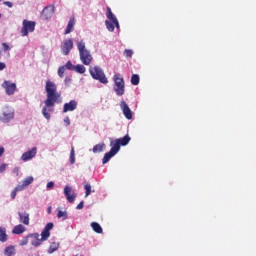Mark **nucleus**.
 Instances as JSON below:
<instances>
[{
    "instance_id": "obj_33",
    "label": "nucleus",
    "mask_w": 256,
    "mask_h": 256,
    "mask_svg": "<svg viewBox=\"0 0 256 256\" xmlns=\"http://www.w3.org/2000/svg\"><path fill=\"white\" fill-rule=\"evenodd\" d=\"M84 189H85V191H86L85 197H87L88 195H91V184H86V185L84 186Z\"/></svg>"
},
{
    "instance_id": "obj_8",
    "label": "nucleus",
    "mask_w": 256,
    "mask_h": 256,
    "mask_svg": "<svg viewBox=\"0 0 256 256\" xmlns=\"http://www.w3.org/2000/svg\"><path fill=\"white\" fill-rule=\"evenodd\" d=\"M2 87L5 89L6 95H14L15 91H17V84L11 81H4Z\"/></svg>"
},
{
    "instance_id": "obj_37",
    "label": "nucleus",
    "mask_w": 256,
    "mask_h": 256,
    "mask_svg": "<svg viewBox=\"0 0 256 256\" xmlns=\"http://www.w3.org/2000/svg\"><path fill=\"white\" fill-rule=\"evenodd\" d=\"M53 227H54V224H53V222H49V223H47L46 224V226L44 227V229L46 230V231H51V229H53Z\"/></svg>"
},
{
    "instance_id": "obj_28",
    "label": "nucleus",
    "mask_w": 256,
    "mask_h": 256,
    "mask_svg": "<svg viewBox=\"0 0 256 256\" xmlns=\"http://www.w3.org/2000/svg\"><path fill=\"white\" fill-rule=\"evenodd\" d=\"M57 249H59V244L53 242V243L50 245L49 249H48V253H50V254H51V253H55V251H57Z\"/></svg>"
},
{
    "instance_id": "obj_32",
    "label": "nucleus",
    "mask_w": 256,
    "mask_h": 256,
    "mask_svg": "<svg viewBox=\"0 0 256 256\" xmlns=\"http://www.w3.org/2000/svg\"><path fill=\"white\" fill-rule=\"evenodd\" d=\"M58 75H59V77H61V78L65 77V66H61V67L58 69Z\"/></svg>"
},
{
    "instance_id": "obj_6",
    "label": "nucleus",
    "mask_w": 256,
    "mask_h": 256,
    "mask_svg": "<svg viewBox=\"0 0 256 256\" xmlns=\"http://www.w3.org/2000/svg\"><path fill=\"white\" fill-rule=\"evenodd\" d=\"M15 117V110L9 106H5L2 110V115L0 116V121L2 123H9Z\"/></svg>"
},
{
    "instance_id": "obj_5",
    "label": "nucleus",
    "mask_w": 256,
    "mask_h": 256,
    "mask_svg": "<svg viewBox=\"0 0 256 256\" xmlns=\"http://www.w3.org/2000/svg\"><path fill=\"white\" fill-rule=\"evenodd\" d=\"M90 75L96 80L99 81L100 83H103L104 85H107L109 81L107 80V77L105 76V73L99 66H91L89 68Z\"/></svg>"
},
{
    "instance_id": "obj_42",
    "label": "nucleus",
    "mask_w": 256,
    "mask_h": 256,
    "mask_svg": "<svg viewBox=\"0 0 256 256\" xmlns=\"http://www.w3.org/2000/svg\"><path fill=\"white\" fill-rule=\"evenodd\" d=\"M2 47H3L4 51H9V49H10L9 44H7L5 42L2 43Z\"/></svg>"
},
{
    "instance_id": "obj_30",
    "label": "nucleus",
    "mask_w": 256,
    "mask_h": 256,
    "mask_svg": "<svg viewBox=\"0 0 256 256\" xmlns=\"http://www.w3.org/2000/svg\"><path fill=\"white\" fill-rule=\"evenodd\" d=\"M131 83H132L133 85H139V75L133 74V75L131 76Z\"/></svg>"
},
{
    "instance_id": "obj_43",
    "label": "nucleus",
    "mask_w": 256,
    "mask_h": 256,
    "mask_svg": "<svg viewBox=\"0 0 256 256\" xmlns=\"http://www.w3.org/2000/svg\"><path fill=\"white\" fill-rule=\"evenodd\" d=\"M3 4L6 5V7H9V8L13 7V3L10 2V1H5V2H3Z\"/></svg>"
},
{
    "instance_id": "obj_9",
    "label": "nucleus",
    "mask_w": 256,
    "mask_h": 256,
    "mask_svg": "<svg viewBox=\"0 0 256 256\" xmlns=\"http://www.w3.org/2000/svg\"><path fill=\"white\" fill-rule=\"evenodd\" d=\"M73 49V40L72 39H65L61 44V51L63 55L67 56L71 53Z\"/></svg>"
},
{
    "instance_id": "obj_44",
    "label": "nucleus",
    "mask_w": 256,
    "mask_h": 256,
    "mask_svg": "<svg viewBox=\"0 0 256 256\" xmlns=\"http://www.w3.org/2000/svg\"><path fill=\"white\" fill-rule=\"evenodd\" d=\"M64 123H66L67 127L71 125V120L69 119V117L64 118Z\"/></svg>"
},
{
    "instance_id": "obj_20",
    "label": "nucleus",
    "mask_w": 256,
    "mask_h": 256,
    "mask_svg": "<svg viewBox=\"0 0 256 256\" xmlns=\"http://www.w3.org/2000/svg\"><path fill=\"white\" fill-rule=\"evenodd\" d=\"M17 254V250L15 249V246L10 245L4 249V255L5 256H15Z\"/></svg>"
},
{
    "instance_id": "obj_38",
    "label": "nucleus",
    "mask_w": 256,
    "mask_h": 256,
    "mask_svg": "<svg viewBox=\"0 0 256 256\" xmlns=\"http://www.w3.org/2000/svg\"><path fill=\"white\" fill-rule=\"evenodd\" d=\"M7 171V165L5 163L0 165V173H5Z\"/></svg>"
},
{
    "instance_id": "obj_19",
    "label": "nucleus",
    "mask_w": 256,
    "mask_h": 256,
    "mask_svg": "<svg viewBox=\"0 0 256 256\" xmlns=\"http://www.w3.org/2000/svg\"><path fill=\"white\" fill-rule=\"evenodd\" d=\"M25 226H23V224H18L16 225L13 230H12V233L13 235H21L23 233H25Z\"/></svg>"
},
{
    "instance_id": "obj_15",
    "label": "nucleus",
    "mask_w": 256,
    "mask_h": 256,
    "mask_svg": "<svg viewBox=\"0 0 256 256\" xmlns=\"http://www.w3.org/2000/svg\"><path fill=\"white\" fill-rule=\"evenodd\" d=\"M28 237L32 239L31 245H33V247H39V245H41V243L44 241L39 233L29 234Z\"/></svg>"
},
{
    "instance_id": "obj_50",
    "label": "nucleus",
    "mask_w": 256,
    "mask_h": 256,
    "mask_svg": "<svg viewBox=\"0 0 256 256\" xmlns=\"http://www.w3.org/2000/svg\"><path fill=\"white\" fill-rule=\"evenodd\" d=\"M1 1H3V0H0V3H1Z\"/></svg>"
},
{
    "instance_id": "obj_48",
    "label": "nucleus",
    "mask_w": 256,
    "mask_h": 256,
    "mask_svg": "<svg viewBox=\"0 0 256 256\" xmlns=\"http://www.w3.org/2000/svg\"><path fill=\"white\" fill-rule=\"evenodd\" d=\"M13 173H15L16 175H19V168H14Z\"/></svg>"
},
{
    "instance_id": "obj_18",
    "label": "nucleus",
    "mask_w": 256,
    "mask_h": 256,
    "mask_svg": "<svg viewBox=\"0 0 256 256\" xmlns=\"http://www.w3.org/2000/svg\"><path fill=\"white\" fill-rule=\"evenodd\" d=\"M18 217L20 220V223H23V225H29V213L27 212H18Z\"/></svg>"
},
{
    "instance_id": "obj_10",
    "label": "nucleus",
    "mask_w": 256,
    "mask_h": 256,
    "mask_svg": "<svg viewBox=\"0 0 256 256\" xmlns=\"http://www.w3.org/2000/svg\"><path fill=\"white\" fill-rule=\"evenodd\" d=\"M54 13H55V6L48 5L44 7V9L42 10L41 17L42 19H45L47 21L51 19V17H53Z\"/></svg>"
},
{
    "instance_id": "obj_47",
    "label": "nucleus",
    "mask_w": 256,
    "mask_h": 256,
    "mask_svg": "<svg viewBox=\"0 0 256 256\" xmlns=\"http://www.w3.org/2000/svg\"><path fill=\"white\" fill-rule=\"evenodd\" d=\"M3 153H5V148L0 147V157L3 155Z\"/></svg>"
},
{
    "instance_id": "obj_25",
    "label": "nucleus",
    "mask_w": 256,
    "mask_h": 256,
    "mask_svg": "<svg viewBox=\"0 0 256 256\" xmlns=\"http://www.w3.org/2000/svg\"><path fill=\"white\" fill-rule=\"evenodd\" d=\"M105 25H106V29H108V31H110V32L115 31V23H113L109 20H105Z\"/></svg>"
},
{
    "instance_id": "obj_27",
    "label": "nucleus",
    "mask_w": 256,
    "mask_h": 256,
    "mask_svg": "<svg viewBox=\"0 0 256 256\" xmlns=\"http://www.w3.org/2000/svg\"><path fill=\"white\" fill-rule=\"evenodd\" d=\"M31 183H33V176H28L26 179L23 180L22 185H24V187H29Z\"/></svg>"
},
{
    "instance_id": "obj_21",
    "label": "nucleus",
    "mask_w": 256,
    "mask_h": 256,
    "mask_svg": "<svg viewBox=\"0 0 256 256\" xmlns=\"http://www.w3.org/2000/svg\"><path fill=\"white\" fill-rule=\"evenodd\" d=\"M0 241L1 243L7 241V229L5 227H0Z\"/></svg>"
},
{
    "instance_id": "obj_24",
    "label": "nucleus",
    "mask_w": 256,
    "mask_h": 256,
    "mask_svg": "<svg viewBox=\"0 0 256 256\" xmlns=\"http://www.w3.org/2000/svg\"><path fill=\"white\" fill-rule=\"evenodd\" d=\"M49 237H51V232L49 230H45L44 228L43 231L41 232V239L44 241H47Z\"/></svg>"
},
{
    "instance_id": "obj_16",
    "label": "nucleus",
    "mask_w": 256,
    "mask_h": 256,
    "mask_svg": "<svg viewBox=\"0 0 256 256\" xmlns=\"http://www.w3.org/2000/svg\"><path fill=\"white\" fill-rule=\"evenodd\" d=\"M75 109H77V102L75 100H71L64 104L63 113H69V111H75Z\"/></svg>"
},
{
    "instance_id": "obj_2",
    "label": "nucleus",
    "mask_w": 256,
    "mask_h": 256,
    "mask_svg": "<svg viewBox=\"0 0 256 256\" xmlns=\"http://www.w3.org/2000/svg\"><path fill=\"white\" fill-rule=\"evenodd\" d=\"M129 141H131V137H129V135H125L123 138H119L116 139L115 141H112L110 143V151L107 152L102 159L103 165L109 163L110 159L112 157H115L116 153H119V151L121 150V146L125 147L126 145H129Z\"/></svg>"
},
{
    "instance_id": "obj_41",
    "label": "nucleus",
    "mask_w": 256,
    "mask_h": 256,
    "mask_svg": "<svg viewBox=\"0 0 256 256\" xmlns=\"http://www.w3.org/2000/svg\"><path fill=\"white\" fill-rule=\"evenodd\" d=\"M53 187H55V183L53 181L47 183V189H53Z\"/></svg>"
},
{
    "instance_id": "obj_7",
    "label": "nucleus",
    "mask_w": 256,
    "mask_h": 256,
    "mask_svg": "<svg viewBox=\"0 0 256 256\" xmlns=\"http://www.w3.org/2000/svg\"><path fill=\"white\" fill-rule=\"evenodd\" d=\"M35 31V22L24 20L23 26L21 28L22 37H27L29 33H33Z\"/></svg>"
},
{
    "instance_id": "obj_49",
    "label": "nucleus",
    "mask_w": 256,
    "mask_h": 256,
    "mask_svg": "<svg viewBox=\"0 0 256 256\" xmlns=\"http://www.w3.org/2000/svg\"><path fill=\"white\" fill-rule=\"evenodd\" d=\"M51 210H52V208H51V206H49L48 208H47V213L50 215V213H51Z\"/></svg>"
},
{
    "instance_id": "obj_23",
    "label": "nucleus",
    "mask_w": 256,
    "mask_h": 256,
    "mask_svg": "<svg viewBox=\"0 0 256 256\" xmlns=\"http://www.w3.org/2000/svg\"><path fill=\"white\" fill-rule=\"evenodd\" d=\"M105 149V143L97 144L93 147L92 151L93 153H102V151Z\"/></svg>"
},
{
    "instance_id": "obj_14",
    "label": "nucleus",
    "mask_w": 256,
    "mask_h": 256,
    "mask_svg": "<svg viewBox=\"0 0 256 256\" xmlns=\"http://www.w3.org/2000/svg\"><path fill=\"white\" fill-rule=\"evenodd\" d=\"M35 155H37V147H34L31 150H28L25 153H23L21 159L22 161H31V159H33Z\"/></svg>"
},
{
    "instance_id": "obj_11",
    "label": "nucleus",
    "mask_w": 256,
    "mask_h": 256,
    "mask_svg": "<svg viewBox=\"0 0 256 256\" xmlns=\"http://www.w3.org/2000/svg\"><path fill=\"white\" fill-rule=\"evenodd\" d=\"M120 107L126 119H129V120L133 119V112L131 111V108H129V105H127V102H125V100H122L120 102Z\"/></svg>"
},
{
    "instance_id": "obj_22",
    "label": "nucleus",
    "mask_w": 256,
    "mask_h": 256,
    "mask_svg": "<svg viewBox=\"0 0 256 256\" xmlns=\"http://www.w3.org/2000/svg\"><path fill=\"white\" fill-rule=\"evenodd\" d=\"M91 227H92L93 231H95V233H103V228L101 227V225L99 223L92 222Z\"/></svg>"
},
{
    "instance_id": "obj_12",
    "label": "nucleus",
    "mask_w": 256,
    "mask_h": 256,
    "mask_svg": "<svg viewBox=\"0 0 256 256\" xmlns=\"http://www.w3.org/2000/svg\"><path fill=\"white\" fill-rule=\"evenodd\" d=\"M64 195L69 203H74L77 197V194L72 191L71 186H66L64 188Z\"/></svg>"
},
{
    "instance_id": "obj_3",
    "label": "nucleus",
    "mask_w": 256,
    "mask_h": 256,
    "mask_svg": "<svg viewBox=\"0 0 256 256\" xmlns=\"http://www.w3.org/2000/svg\"><path fill=\"white\" fill-rule=\"evenodd\" d=\"M76 45L79 51L80 60L82 61L83 65H91V61H93V56L91 55V52L85 47V42L81 40L78 41Z\"/></svg>"
},
{
    "instance_id": "obj_17",
    "label": "nucleus",
    "mask_w": 256,
    "mask_h": 256,
    "mask_svg": "<svg viewBox=\"0 0 256 256\" xmlns=\"http://www.w3.org/2000/svg\"><path fill=\"white\" fill-rule=\"evenodd\" d=\"M75 29V17H71L68 21V25L66 27V30L64 32V35H69V33H72V31Z\"/></svg>"
},
{
    "instance_id": "obj_31",
    "label": "nucleus",
    "mask_w": 256,
    "mask_h": 256,
    "mask_svg": "<svg viewBox=\"0 0 256 256\" xmlns=\"http://www.w3.org/2000/svg\"><path fill=\"white\" fill-rule=\"evenodd\" d=\"M29 235L28 236H26V237H24L22 240H20L19 241V245L21 246V247H24V245H27L28 243H29Z\"/></svg>"
},
{
    "instance_id": "obj_26",
    "label": "nucleus",
    "mask_w": 256,
    "mask_h": 256,
    "mask_svg": "<svg viewBox=\"0 0 256 256\" xmlns=\"http://www.w3.org/2000/svg\"><path fill=\"white\" fill-rule=\"evenodd\" d=\"M74 71H76V73L83 74V73H85L86 69H85V66L78 64V65L74 66Z\"/></svg>"
},
{
    "instance_id": "obj_34",
    "label": "nucleus",
    "mask_w": 256,
    "mask_h": 256,
    "mask_svg": "<svg viewBox=\"0 0 256 256\" xmlns=\"http://www.w3.org/2000/svg\"><path fill=\"white\" fill-rule=\"evenodd\" d=\"M124 55H125V57H127V58H132L133 57V50H129V49H126V50H124Z\"/></svg>"
},
{
    "instance_id": "obj_45",
    "label": "nucleus",
    "mask_w": 256,
    "mask_h": 256,
    "mask_svg": "<svg viewBox=\"0 0 256 256\" xmlns=\"http://www.w3.org/2000/svg\"><path fill=\"white\" fill-rule=\"evenodd\" d=\"M15 197H17V190H13L11 193V199H15Z\"/></svg>"
},
{
    "instance_id": "obj_40",
    "label": "nucleus",
    "mask_w": 256,
    "mask_h": 256,
    "mask_svg": "<svg viewBox=\"0 0 256 256\" xmlns=\"http://www.w3.org/2000/svg\"><path fill=\"white\" fill-rule=\"evenodd\" d=\"M83 207H85V202L81 201V202L76 206V209L81 210V209H83Z\"/></svg>"
},
{
    "instance_id": "obj_1",
    "label": "nucleus",
    "mask_w": 256,
    "mask_h": 256,
    "mask_svg": "<svg viewBox=\"0 0 256 256\" xmlns=\"http://www.w3.org/2000/svg\"><path fill=\"white\" fill-rule=\"evenodd\" d=\"M46 100L44 101V107L42 108V115L49 121L51 114L55 111V103H59L61 99V93L57 92V84L51 80L46 81L45 85Z\"/></svg>"
},
{
    "instance_id": "obj_39",
    "label": "nucleus",
    "mask_w": 256,
    "mask_h": 256,
    "mask_svg": "<svg viewBox=\"0 0 256 256\" xmlns=\"http://www.w3.org/2000/svg\"><path fill=\"white\" fill-rule=\"evenodd\" d=\"M23 189H25L24 184L22 185H18L16 188H14V190L18 193V191H23Z\"/></svg>"
},
{
    "instance_id": "obj_36",
    "label": "nucleus",
    "mask_w": 256,
    "mask_h": 256,
    "mask_svg": "<svg viewBox=\"0 0 256 256\" xmlns=\"http://www.w3.org/2000/svg\"><path fill=\"white\" fill-rule=\"evenodd\" d=\"M57 217H58V219H61L62 217L64 219H67V212H63L62 210H59L58 214H57Z\"/></svg>"
},
{
    "instance_id": "obj_4",
    "label": "nucleus",
    "mask_w": 256,
    "mask_h": 256,
    "mask_svg": "<svg viewBox=\"0 0 256 256\" xmlns=\"http://www.w3.org/2000/svg\"><path fill=\"white\" fill-rule=\"evenodd\" d=\"M114 91L118 97L125 95V80L121 77V74L117 73L113 76Z\"/></svg>"
},
{
    "instance_id": "obj_13",
    "label": "nucleus",
    "mask_w": 256,
    "mask_h": 256,
    "mask_svg": "<svg viewBox=\"0 0 256 256\" xmlns=\"http://www.w3.org/2000/svg\"><path fill=\"white\" fill-rule=\"evenodd\" d=\"M106 11V17L108 21L114 23L116 29H119V20H117V17L115 16V14H113V11H111V7H107Z\"/></svg>"
},
{
    "instance_id": "obj_46",
    "label": "nucleus",
    "mask_w": 256,
    "mask_h": 256,
    "mask_svg": "<svg viewBox=\"0 0 256 256\" xmlns=\"http://www.w3.org/2000/svg\"><path fill=\"white\" fill-rule=\"evenodd\" d=\"M5 67H7V65H5L4 62H0V71H3V69H5Z\"/></svg>"
},
{
    "instance_id": "obj_29",
    "label": "nucleus",
    "mask_w": 256,
    "mask_h": 256,
    "mask_svg": "<svg viewBox=\"0 0 256 256\" xmlns=\"http://www.w3.org/2000/svg\"><path fill=\"white\" fill-rule=\"evenodd\" d=\"M70 164L75 165V147L73 146L70 151Z\"/></svg>"
},
{
    "instance_id": "obj_35",
    "label": "nucleus",
    "mask_w": 256,
    "mask_h": 256,
    "mask_svg": "<svg viewBox=\"0 0 256 256\" xmlns=\"http://www.w3.org/2000/svg\"><path fill=\"white\" fill-rule=\"evenodd\" d=\"M64 67H66V69H68L69 71L75 70V66H73V63H71V61H68Z\"/></svg>"
}]
</instances>
